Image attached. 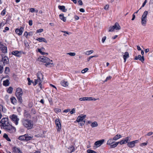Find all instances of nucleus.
<instances>
[{"label": "nucleus", "mask_w": 153, "mask_h": 153, "mask_svg": "<svg viewBox=\"0 0 153 153\" xmlns=\"http://www.w3.org/2000/svg\"><path fill=\"white\" fill-rule=\"evenodd\" d=\"M121 135L119 134H117L115 135L113 138V140H116L121 137Z\"/></svg>", "instance_id": "32"}, {"label": "nucleus", "mask_w": 153, "mask_h": 153, "mask_svg": "<svg viewBox=\"0 0 153 153\" xmlns=\"http://www.w3.org/2000/svg\"><path fill=\"white\" fill-rule=\"evenodd\" d=\"M134 59L135 60L139 59L142 62H143L144 61V56H141V55H138L137 56H136L135 57Z\"/></svg>", "instance_id": "16"}, {"label": "nucleus", "mask_w": 153, "mask_h": 153, "mask_svg": "<svg viewBox=\"0 0 153 153\" xmlns=\"http://www.w3.org/2000/svg\"><path fill=\"white\" fill-rule=\"evenodd\" d=\"M15 94L19 102L21 104L22 103V96L23 95L22 89L19 88H17L16 90Z\"/></svg>", "instance_id": "3"}, {"label": "nucleus", "mask_w": 153, "mask_h": 153, "mask_svg": "<svg viewBox=\"0 0 153 153\" xmlns=\"http://www.w3.org/2000/svg\"><path fill=\"white\" fill-rule=\"evenodd\" d=\"M5 131L10 133H14L16 131V128L10 124L4 128Z\"/></svg>", "instance_id": "5"}, {"label": "nucleus", "mask_w": 153, "mask_h": 153, "mask_svg": "<svg viewBox=\"0 0 153 153\" xmlns=\"http://www.w3.org/2000/svg\"><path fill=\"white\" fill-rule=\"evenodd\" d=\"M3 137L5 138L8 141H11L10 139L8 137V135L7 134L5 133L3 135Z\"/></svg>", "instance_id": "35"}, {"label": "nucleus", "mask_w": 153, "mask_h": 153, "mask_svg": "<svg viewBox=\"0 0 153 153\" xmlns=\"http://www.w3.org/2000/svg\"><path fill=\"white\" fill-rule=\"evenodd\" d=\"M91 97H81L79 98V100L80 101H85V100H89L90 99H91Z\"/></svg>", "instance_id": "28"}, {"label": "nucleus", "mask_w": 153, "mask_h": 153, "mask_svg": "<svg viewBox=\"0 0 153 153\" xmlns=\"http://www.w3.org/2000/svg\"><path fill=\"white\" fill-rule=\"evenodd\" d=\"M94 52V51L92 50L87 51L85 53V54L86 55H89L93 53Z\"/></svg>", "instance_id": "38"}, {"label": "nucleus", "mask_w": 153, "mask_h": 153, "mask_svg": "<svg viewBox=\"0 0 153 153\" xmlns=\"http://www.w3.org/2000/svg\"><path fill=\"white\" fill-rule=\"evenodd\" d=\"M104 141L105 140L104 139L97 141L95 142L94 145L97 146V147H99L103 144Z\"/></svg>", "instance_id": "13"}, {"label": "nucleus", "mask_w": 153, "mask_h": 153, "mask_svg": "<svg viewBox=\"0 0 153 153\" xmlns=\"http://www.w3.org/2000/svg\"><path fill=\"white\" fill-rule=\"evenodd\" d=\"M79 11L83 13L85 12V10L84 9L81 8L79 9Z\"/></svg>", "instance_id": "63"}, {"label": "nucleus", "mask_w": 153, "mask_h": 153, "mask_svg": "<svg viewBox=\"0 0 153 153\" xmlns=\"http://www.w3.org/2000/svg\"><path fill=\"white\" fill-rule=\"evenodd\" d=\"M27 80H28V84L29 85H30L31 84V83H30V81H31V80L30 79V78H27Z\"/></svg>", "instance_id": "60"}, {"label": "nucleus", "mask_w": 153, "mask_h": 153, "mask_svg": "<svg viewBox=\"0 0 153 153\" xmlns=\"http://www.w3.org/2000/svg\"><path fill=\"white\" fill-rule=\"evenodd\" d=\"M10 82L8 79H7L3 81V85L5 86H7L9 85Z\"/></svg>", "instance_id": "23"}, {"label": "nucleus", "mask_w": 153, "mask_h": 153, "mask_svg": "<svg viewBox=\"0 0 153 153\" xmlns=\"http://www.w3.org/2000/svg\"><path fill=\"white\" fill-rule=\"evenodd\" d=\"M24 115L27 118L30 117V115L29 114L27 113H25Z\"/></svg>", "instance_id": "48"}, {"label": "nucleus", "mask_w": 153, "mask_h": 153, "mask_svg": "<svg viewBox=\"0 0 153 153\" xmlns=\"http://www.w3.org/2000/svg\"><path fill=\"white\" fill-rule=\"evenodd\" d=\"M147 19L141 18V23L143 26H145L147 22Z\"/></svg>", "instance_id": "21"}, {"label": "nucleus", "mask_w": 153, "mask_h": 153, "mask_svg": "<svg viewBox=\"0 0 153 153\" xmlns=\"http://www.w3.org/2000/svg\"><path fill=\"white\" fill-rule=\"evenodd\" d=\"M43 29H40L39 30H37V33H41V32H43Z\"/></svg>", "instance_id": "53"}, {"label": "nucleus", "mask_w": 153, "mask_h": 153, "mask_svg": "<svg viewBox=\"0 0 153 153\" xmlns=\"http://www.w3.org/2000/svg\"><path fill=\"white\" fill-rule=\"evenodd\" d=\"M33 138V136H29L28 134H25V140L28 141L32 139Z\"/></svg>", "instance_id": "27"}, {"label": "nucleus", "mask_w": 153, "mask_h": 153, "mask_svg": "<svg viewBox=\"0 0 153 153\" xmlns=\"http://www.w3.org/2000/svg\"><path fill=\"white\" fill-rule=\"evenodd\" d=\"M129 138L130 137H127L125 138V140H124L125 141L126 143H128V141L130 140H129Z\"/></svg>", "instance_id": "49"}, {"label": "nucleus", "mask_w": 153, "mask_h": 153, "mask_svg": "<svg viewBox=\"0 0 153 153\" xmlns=\"http://www.w3.org/2000/svg\"><path fill=\"white\" fill-rule=\"evenodd\" d=\"M13 88L12 87H9L7 90V92L9 94H11L13 91Z\"/></svg>", "instance_id": "40"}, {"label": "nucleus", "mask_w": 153, "mask_h": 153, "mask_svg": "<svg viewBox=\"0 0 153 153\" xmlns=\"http://www.w3.org/2000/svg\"><path fill=\"white\" fill-rule=\"evenodd\" d=\"M75 108H73L72 110L70 111V113L71 114H73L74 113H75Z\"/></svg>", "instance_id": "52"}, {"label": "nucleus", "mask_w": 153, "mask_h": 153, "mask_svg": "<svg viewBox=\"0 0 153 153\" xmlns=\"http://www.w3.org/2000/svg\"><path fill=\"white\" fill-rule=\"evenodd\" d=\"M12 150L15 153H23L19 148L16 147H13L12 148Z\"/></svg>", "instance_id": "14"}, {"label": "nucleus", "mask_w": 153, "mask_h": 153, "mask_svg": "<svg viewBox=\"0 0 153 153\" xmlns=\"http://www.w3.org/2000/svg\"><path fill=\"white\" fill-rule=\"evenodd\" d=\"M86 117L85 115H83L81 114L79 115L77 118L76 120L74 122L75 123L76 122L79 123L80 122H83L84 123L85 122V120H84Z\"/></svg>", "instance_id": "8"}, {"label": "nucleus", "mask_w": 153, "mask_h": 153, "mask_svg": "<svg viewBox=\"0 0 153 153\" xmlns=\"http://www.w3.org/2000/svg\"><path fill=\"white\" fill-rule=\"evenodd\" d=\"M12 54L17 57H20L21 56V52L17 51H13Z\"/></svg>", "instance_id": "17"}, {"label": "nucleus", "mask_w": 153, "mask_h": 153, "mask_svg": "<svg viewBox=\"0 0 153 153\" xmlns=\"http://www.w3.org/2000/svg\"><path fill=\"white\" fill-rule=\"evenodd\" d=\"M75 150V148L73 146H71L68 148L67 151L68 152L71 153L74 152Z\"/></svg>", "instance_id": "19"}, {"label": "nucleus", "mask_w": 153, "mask_h": 153, "mask_svg": "<svg viewBox=\"0 0 153 153\" xmlns=\"http://www.w3.org/2000/svg\"><path fill=\"white\" fill-rule=\"evenodd\" d=\"M148 14L147 11H145L143 13L141 17V18L147 19V16Z\"/></svg>", "instance_id": "31"}, {"label": "nucleus", "mask_w": 153, "mask_h": 153, "mask_svg": "<svg viewBox=\"0 0 153 153\" xmlns=\"http://www.w3.org/2000/svg\"><path fill=\"white\" fill-rule=\"evenodd\" d=\"M147 2V0H145L144 2L143 3V4L141 6V7H144L145 5L146 4Z\"/></svg>", "instance_id": "58"}, {"label": "nucleus", "mask_w": 153, "mask_h": 153, "mask_svg": "<svg viewBox=\"0 0 153 153\" xmlns=\"http://www.w3.org/2000/svg\"><path fill=\"white\" fill-rule=\"evenodd\" d=\"M114 140H113V139H112L111 138H110L109 139L107 142V144L109 145H111L114 143V142L113 141Z\"/></svg>", "instance_id": "30"}, {"label": "nucleus", "mask_w": 153, "mask_h": 153, "mask_svg": "<svg viewBox=\"0 0 153 153\" xmlns=\"http://www.w3.org/2000/svg\"><path fill=\"white\" fill-rule=\"evenodd\" d=\"M113 26L116 30H120L121 28L120 27L117 22L114 25H113Z\"/></svg>", "instance_id": "22"}, {"label": "nucleus", "mask_w": 153, "mask_h": 153, "mask_svg": "<svg viewBox=\"0 0 153 153\" xmlns=\"http://www.w3.org/2000/svg\"><path fill=\"white\" fill-rule=\"evenodd\" d=\"M9 30V28L8 27H5V29L3 31L4 32H5L7 30Z\"/></svg>", "instance_id": "56"}, {"label": "nucleus", "mask_w": 153, "mask_h": 153, "mask_svg": "<svg viewBox=\"0 0 153 153\" xmlns=\"http://www.w3.org/2000/svg\"><path fill=\"white\" fill-rule=\"evenodd\" d=\"M0 123H1V127L4 129L10 124L9 122L8 119L7 117L2 118L0 121Z\"/></svg>", "instance_id": "4"}, {"label": "nucleus", "mask_w": 153, "mask_h": 153, "mask_svg": "<svg viewBox=\"0 0 153 153\" xmlns=\"http://www.w3.org/2000/svg\"><path fill=\"white\" fill-rule=\"evenodd\" d=\"M152 134L153 132H150L148 133L147 134V136H149L152 135Z\"/></svg>", "instance_id": "64"}, {"label": "nucleus", "mask_w": 153, "mask_h": 153, "mask_svg": "<svg viewBox=\"0 0 153 153\" xmlns=\"http://www.w3.org/2000/svg\"><path fill=\"white\" fill-rule=\"evenodd\" d=\"M109 8V5H108L107 4L105 5L104 7V9L105 10H108Z\"/></svg>", "instance_id": "54"}, {"label": "nucleus", "mask_w": 153, "mask_h": 153, "mask_svg": "<svg viewBox=\"0 0 153 153\" xmlns=\"http://www.w3.org/2000/svg\"><path fill=\"white\" fill-rule=\"evenodd\" d=\"M2 61L3 62V64L4 65L5 64H8L9 62V60L7 56H5L4 57L2 56Z\"/></svg>", "instance_id": "12"}, {"label": "nucleus", "mask_w": 153, "mask_h": 153, "mask_svg": "<svg viewBox=\"0 0 153 153\" xmlns=\"http://www.w3.org/2000/svg\"><path fill=\"white\" fill-rule=\"evenodd\" d=\"M5 108H4L3 106L2 105H0V120L2 117V112H4L5 113Z\"/></svg>", "instance_id": "15"}, {"label": "nucleus", "mask_w": 153, "mask_h": 153, "mask_svg": "<svg viewBox=\"0 0 153 153\" xmlns=\"http://www.w3.org/2000/svg\"><path fill=\"white\" fill-rule=\"evenodd\" d=\"M98 125L96 122H94L91 123V126L92 127H97Z\"/></svg>", "instance_id": "37"}, {"label": "nucleus", "mask_w": 153, "mask_h": 153, "mask_svg": "<svg viewBox=\"0 0 153 153\" xmlns=\"http://www.w3.org/2000/svg\"><path fill=\"white\" fill-rule=\"evenodd\" d=\"M97 57V55H94L92 56H91L87 59V61L89 62L90 61V59L93 57Z\"/></svg>", "instance_id": "46"}, {"label": "nucleus", "mask_w": 153, "mask_h": 153, "mask_svg": "<svg viewBox=\"0 0 153 153\" xmlns=\"http://www.w3.org/2000/svg\"><path fill=\"white\" fill-rule=\"evenodd\" d=\"M67 54L68 55H69L71 56H75L76 55V53H73V52H70V53H67Z\"/></svg>", "instance_id": "43"}, {"label": "nucleus", "mask_w": 153, "mask_h": 153, "mask_svg": "<svg viewBox=\"0 0 153 153\" xmlns=\"http://www.w3.org/2000/svg\"><path fill=\"white\" fill-rule=\"evenodd\" d=\"M61 84L63 86L66 87L68 86V83L67 81H62L61 82Z\"/></svg>", "instance_id": "26"}, {"label": "nucleus", "mask_w": 153, "mask_h": 153, "mask_svg": "<svg viewBox=\"0 0 153 153\" xmlns=\"http://www.w3.org/2000/svg\"><path fill=\"white\" fill-rule=\"evenodd\" d=\"M3 67L0 65V73L1 74L3 71Z\"/></svg>", "instance_id": "50"}, {"label": "nucleus", "mask_w": 153, "mask_h": 153, "mask_svg": "<svg viewBox=\"0 0 153 153\" xmlns=\"http://www.w3.org/2000/svg\"><path fill=\"white\" fill-rule=\"evenodd\" d=\"M37 77V79L35 80V83L34 84V85H35L37 84H38L39 86L42 88L41 83L43 81V75L40 71H38L36 74Z\"/></svg>", "instance_id": "2"}, {"label": "nucleus", "mask_w": 153, "mask_h": 153, "mask_svg": "<svg viewBox=\"0 0 153 153\" xmlns=\"http://www.w3.org/2000/svg\"><path fill=\"white\" fill-rule=\"evenodd\" d=\"M1 49L4 53H6L7 52V49L6 47L3 46Z\"/></svg>", "instance_id": "33"}, {"label": "nucleus", "mask_w": 153, "mask_h": 153, "mask_svg": "<svg viewBox=\"0 0 153 153\" xmlns=\"http://www.w3.org/2000/svg\"><path fill=\"white\" fill-rule=\"evenodd\" d=\"M28 23L29 25L30 26H31L32 25L33 23H32V20H30L29 21Z\"/></svg>", "instance_id": "59"}, {"label": "nucleus", "mask_w": 153, "mask_h": 153, "mask_svg": "<svg viewBox=\"0 0 153 153\" xmlns=\"http://www.w3.org/2000/svg\"><path fill=\"white\" fill-rule=\"evenodd\" d=\"M115 29L113 25L111 26L109 28V30H108L109 32H112L114 31V30Z\"/></svg>", "instance_id": "41"}, {"label": "nucleus", "mask_w": 153, "mask_h": 153, "mask_svg": "<svg viewBox=\"0 0 153 153\" xmlns=\"http://www.w3.org/2000/svg\"><path fill=\"white\" fill-rule=\"evenodd\" d=\"M60 19L63 22H65L66 21V18L64 16V14H61L59 15Z\"/></svg>", "instance_id": "29"}, {"label": "nucleus", "mask_w": 153, "mask_h": 153, "mask_svg": "<svg viewBox=\"0 0 153 153\" xmlns=\"http://www.w3.org/2000/svg\"><path fill=\"white\" fill-rule=\"evenodd\" d=\"M41 61L43 62L46 63L45 64V65L46 67L48 66L51 67V65H53V63L50 62V59L48 58L45 56H43V57L41 58Z\"/></svg>", "instance_id": "7"}, {"label": "nucleus", "mask_w": 153, "mask_h": 153, "mask_svg": "<svg viewBox=\"0 0 153 153\" xmlns=\"http://www.w3.org/2000/svg\"><path fill=\"white\" fill-rule=\"evenodd\" d=\"M4 73L5 74H7L10 72V69L8 67H6L5 68Z\"/></svg>", "instance_id": "39"}, {"label": "nucleus", "mask_w": 153, "mask_h": 153, "mask_svg": "<svg viewBox=\"0 0 153 153\" xmlns=\"http://www.w3.org/2000/svg\"><path fill=\"white\" fill-rule=\"evenodd\" d=\"M58 8L61 10L62 11L64 12H65L67 10L65 9V6H58Z\"/></svg>", "instance_id": "25"}, {"label": "nucleus", "mask_w": 153, "mask_h": 153, "mask_svg": "<svg viewBox=\"0 0 153 153\" xmlns=\"http://www.w3.org/2000/svg\"><path fill=\"white\" fill-rule=\"evenodd\" d=\"M9 118L11 119L12 121L16 125H18L19 119L18 117V116L17 115L15 114H13L12 115H10Z\"/></svg>", "instance_id": "6"}, {"label": "nucleus", "mask_w": 153, "mask_h": 153, "mask_svg": "<svg viewBox=\"0 0 153 153\" xmlns=\"http://www.w3.org/2000/svg\"><path fill=\"white\" fill-rule=\"evenodd\" d=\"M139 140H136L128 143L127 146L130 148H132L135 146V144L138 143Z\"/></svg>", "instance_id": "10"}, {"label": "nucleus", "mask_w": 153, "mask_h": 153, "mask_svg": "<svg viewBox=\"0 0 153 153\" xmlns=\"http://www.w3.org/2000/svg\"><path fill=\"white\" fill-rule=\"evenodd\" d=\"M111 79V77L110 76H109L108 77H107L105 80L104 81V82H106L107 81L110 80Z\"/></svg>", "instance_id": "55"}, {"label": "nucleus", "mask_w": 153, "mask_h": 153, "mask_svg": "<svg viewBox=\"0 0 153 153\" xmlns=\"http://www.w3.org/2000/svg\"><path fill=\"white\" fill-rule=\"evenodd\" d=\"M22 124L25 127L28 129H32L33 126V123L32 121L25 118H23L21 120Z\"/></svg>", "instance_id": "1"}, {"label": "nucleus", "mask_w": 153, "mask_h": 153, "mask_svg": "<svg viewBox=\"0 0 153 153\" xmlns=\"http://www.w3.org/2000/svg\"><path fill=\"white\" fill-rule=\"evenodd\" d=\"M24 27H22L19 29H16L15 30V32L16 34L20 36L22 35Z\"/></svg>", "instance_id": "11"}, {"label": "nucleus", "mask_w": 153, "mask_h": 153, "mask_svg": "<svg viewBox=\"0 0 153 153\" xmlns=\"http://www.w3.org/2000/svg\"><path fill=\"white\" fill-rule=\"evenodd\" d=\"M118 142H119V143H120L121 145L126 143V142L124 140H121L120 141Z\"/></svg>", "instance_id": "47"}, {"label": "nucleus", "mask_w": 153, "mask_h": 153, "mask_svg": "<svg viewBox=\"0 0 153 153\" xmlns=\"http://www.w3.org/2000/svg\"><path fill=\"white\" fill-rule=\"evenodd\" d=\"M55 123L56 125V127H57V132H60L61 128V123L59 119H56L55 120Z\"/></svg>", "instance_id": "9"}, {"label": "nucleus", "mask_w": 153, "mask_h": 153, "mask_svg": "<svg viewBox=\"0 0 153 153\" xmlns=\"http://www.w3.org/2000/svg\"><path fill=\"white\" fill-rule=\"evenodd\" d=\"M88 68H85L84 69L82 70V71L81 72L82 74L85 73L88 70Z\"/></svg>", "instance_id": "44"}, {"label": "nucleus", "mask_w": 153, "mask_h": 153, "mask_svg": "<svg viewBox=\"0 0 153 153\" xmlns=\"http://www.w3.org/2000/svg\"><path fill=\"white\" fill-rule=\"evenodd\" d=\"M36 40L39 41V42H43L45 43L47 42V41L45 39V38H42V37L37 38L36 39Z\"/></svg>", "instance_id": "20"}, {"label": "nucleus", "mask_w": 153, "mask_h": 153, "mask_svg": "<svg viewBox=\"0 0 153 153\" xmlns=\"http://www.w3.org/2000/svg\"><path fill=\"white\" fill-rule=\"evenodd\" d=\"M25 134L24 135H21L18 138L19 140L23 141L25 140Z\"/></svg>", "instance_id": "36"}, {"label": "nucleus", "mask_w": 153, "mask_h": 153, "mask_svg": "<svg viewBox=\"0 0 153 153\" xmlns=\"http://www.w3.org/2000/svg\"><path fill=\"white\" fill-rule=\"evenodd\" d=\"M74 18L75 20H78L79 19V16H77L76 15L75 16Z\"/></svg>", "instance_id": "62"}, {"label": "nucleus", "mask_w": 153, "mask_h": 153, "mask_svg": "<svg viewBox=\"0 0 153 153\" xmlns=\"http://www.w3.org/2000/svg\"><path fill=\"white\" fill-rule=\"evenodd\" d=\"M87 152L88 153H97L95 151L91 149H88L87 150Z\"/></svg>", "instance_id": "42"}, {"label": "nucleus", "mask_w": 153, "mask_h": 153, "mask_svg": "<svg viewBox=\"0 0 153 153\" xmlns=\"http://www.w3.org/2000/svg\"><path fill=\"white\" fill-rule=\"evenodd\" d=\"M10 100L11 102L14 105H15L17 102V100L14 97H11L10 98Z\"/></svg>", "instance_id": "24"}, {"label": "nucleus", "mask_w": 153, "mask_h": 153, "mask_svg": "<svg viewBox=\"0 0 153 153\" xmlns=\"http://www.w3.org/2000/svg\"><path fill=\"white\" fill-rule=\"evenodd\" d=\"M28 35V33L26 32L25 31V32L24 34V36L26 37V38H27V36Z\"/></svg>", "instance_id": "57"}, {"label": "nucleus", "mask_w": 153, "mask_h": 153, "mask_svg": "<svg viewBox=\"0 0 153 153\" xmlns=\"http://www.w3.org/2000/svg\"><path fill=\"white\" fill-rule=\"evenodd\" d=\"M119 143V142H116L115 143H114L113 144H112L110 145V148H114L115 147H116L118 145V144Z\"/></svg>", "instance_id": "34"}, {"label": "nucleus", "mask_w": 153, "mask_h": 153, "mask_svg": "<svg viewBox=\"0 0 153 153\" xmlns=\"http://www.w3.org/2000/svg\"><path fill=\"white\" fill-rule=\"evenodd\" d=\"M6 12V10L5 9H4L1 12V14L2 16H4Z\"/></svg>", "instance_id": "45"}, {"label": "nucleus", "mask_w": 153, "mask_h": 153, "mask_svg": "<svg viewBox=\"0 0 153 153\" xmlns=\"http://www.w3.org/2000/svg\"><path fill=\"white\" fill-rule=\"evenodd\" d=\"M106 38V37L105 36H104L102 37V43H104L105 42Z\"/></svg>", "instance_id": "51"}, {"label": "nucleus", "mask_w": 153, "mask_h": 153, "mask_svg": "<svg viewBox=\"0 0 153 153\" xmlns=\"http://www.w3.org/2000/svg\"><path fill=\"white\" fill-rule=\"evenodd\" d=\"M30 12H31L32 13H33L35 11V9L33 8H31L30 9Z\"/></svg>", "instance_id": "61"}, {"label": "nucleus", "mask_w": 153, "mask_h": 153, "mask_svg": "<svg viewBox=\"0 0 153 153\" xmlns=\"http://www.w3.org/2000/svg\"><path fill=\"white\" fill-rule=\"evenodd\" d=\"M129 57V54L128 52H126L124 53V55L123 56V58L124 60V62H125L126 61V59Z\"/></svg>", "instance_id": "18"}]
</instances>
